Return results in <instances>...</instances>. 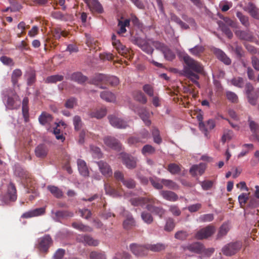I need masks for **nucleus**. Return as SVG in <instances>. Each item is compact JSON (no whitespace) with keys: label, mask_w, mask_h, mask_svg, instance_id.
<instances>
[{"label":"nucleus","mask_w":259,"mask_h":259,"mask_svg":"<svg viewBox=\"0 0 259 259\" xmlns=\"http://www.w3.org/2000/svg\"><path fill=\"white\" fill-rule=\"evenodd\" d=\"M121 157L123 163L127 168H132L135 167L136 162L134 158L130 157L126 154H121Z\"/></svg>","instance_id":"2eb2a0df"},{"label":"nucleus","mask_w":259,"mask_h":259,"mask_svg":"<svg viewBox=\"0 0 259 259\" xmlns=\"http://www.w3.org/2000/svg\"><path fill=\"white\" fill-rule=\"evenodd\" d=\"M249 193H243L238 196V201L241 207L245 204L249 198Z\"/></svg>","instance_id":"c756f323"},{"label":"nucleus","mask_w":259,"mask_h":259,"mask_svg":"<svg viewBox=\"0 0 259 259\" xmlns=\"http://www.w3.org/2000/svg\"><path fill=\"white\" fill-rule=\"evenodd\" d=\"M201 248L202 246L199 244L195 243L192 246H189L188 249L193 252H198L201 251Z\"/></svg>","instance_id":"69168bd1"},{"label":"nucleus","mask_w":259,"mask_h":259,"mask_svg":"<svg viewBox=\"0 0 259 259\" xmlns=\"http://www.w3.org/2000/svg\"><path fill=\"white\" fill-rule=\"evenodd\" d=\"M246 10L253 18L256 19L259 18V11L253 4L251 3L248 4L246 8Z\"/></svg>","instance_id":"aec40b11"},{"label":"nucleus","mask_w":259,"mask_h":259,"mask_svg":"<svg viewBox=\"0 0 259 259\" xmlns=\"http://www.w3.org/2000/svg\"><path fill=\"white\" fill-rule=\"evenodd\" d=\"M215 125V122L213 120H208L206 123V124H205V129L206 131L205 132H203L205 135H206L207 131L212 130L214 127Z\"/></svg>","instance_id":"864d4df0"},{"label":"nucleus","mask_w":259,"mask_h":259,"mask_svg":"<svg viewBox=\"0 0 259 259\" xmlns=\"http://www.w3.org/2000/svg\"><path fill=\"white\" fill-rule=\"evenodd\" d=\"M227 99L231 102L236 103L238 101L237 96L233 92H227L226 93Z\"/></svg>","instance_id":"de8ad7c7"},{"label":"nucleus","mask_w":259,"mask_h":259,"mask_svg":"<svg viewBox=\"0 0 259 259\" xmlns=\"http://www.w3.org/2000/svg\"><path fill=\"white\" fill-rule=\"evenodd\" d=\"M101 98L108 102H114L116 100V97L112 93L105 91L102 92L100 94Z\"/></svg>","instance_id":"a211bd4d"},{"label":"nucleus","mask_w":259,"mask_h":259,"mask_svg":"<svg viewBox=\"0 0 259 259\" xmlns=\"http://www.w3.org/2000/svg\"><path fill=\"white\" fill-rule=\"evenodd\" d=\"M123 227L128 229L135 225V221L132 216L128 217L123 223Z\"/></svg>","instance_id":"2f4dec72"},{"label":"nucleus","mask_w":259,"mask_h":259,"mask_svg":"<svg viewBox=\"0 0 259 259\" xmlns=\"http://www.w3.org/2000/svg\"><path fill=\"white\" fill-rule=\"evenodd\" d=\"M130 24V20L128 19L125 20L123 22L119 21L118 26L120 27L119 30L118 31V34H122L125 32V27L128 26Z\"/></svg>","instance_id":"7c9ffc66"},{"label":"nucleus","mask_w":259,"mask_h":259,"mask_svg":"<svg viewBox=\"0 0 259 259\" xmlns=\"http://www.w3.org/2000/svg\"><path fill=\"white\" fill-rule=\"evenodd\" d=\"M161 195L166 200L174 201L178 199V196L174 192L171 191H161Z\"/></svg>","instance_id":"412c9836"},{"label":"nucleus","mask_w":259,"mask_h":259,"mask_svg":"<svg viewBox=\"0 0 259 259\" xmlns=\"http://www.w3.org/2000/svg\"><path fill=\"white\" fill-rule=\"evenodd\" d=\"M131 201L132 204L135 206L140 205L143 207L145 206L146 208L148 210L150 211H153L160 217L164 214V211L162 208L159 207H153L152 205L153 201L152 200L135 197L131 199Z\"/></svg>","instance_id":"7ed1b4c3"},{"label":"nucleus","mask_w":259,"mask_h":259,"mask_svg":"<svg viewBox=\"0 0 259 259\" xmlns=\"http://www.w3.org/2000/svg\"><path fill=\"white\" fill-rule=\"evenodd\" d=\"M47 149L42 145L38 146L35 149V154L37 157H43L47 154Z\"/></svg>","instance_id":"a878e982"},{"label":"nucleus","mask_w":259,"mask_h":259,"mask_svg":"<svg viewBox=\"0 0 259 259\" xmlns=\"http://www.w3.org/2000/svg\"><path fill=\"white\" fill-rule=\"evenodd\" d=\"M90 259H106V257L103 253L92 252L90 254Z\"/></svg>","instance_id":"3c124183"},{"label":"nucleus","mask_w":259,"mask_h":259,"mask_svg":"<svg viewBox=\"0 0 259 259\" xmlns=\"http://www.w3.org/2000/svg\"><path fill=\"white\" fill-rule=\"evenodd\" d=\"M6 197V199H9L10 201H13L16 200V190L14 185L11 184L9 185Z\"/></svg>","instance_id":"4468645a"},{"label":"nucleus","mask_w":259,"mask_h":259,"mask_svg":"<svg viewBox=\"0 0 259 259\" xmlns=\"http://www.w3.org/2000/svg\"><path fill=\"white\" fill-rule=\"evenodd\" d=\"M104 143L108 147L117 150L120 148V144L114 138L111 137H106L104 139Z\"/></svg>","instance_id":"ddd939ff"},{"label":"nucleus","mask_w":259,"mask_h":259,"mask_svg":"<svg viewBox=\"0 0 259 259\" xmlns=\"http://www.w3.org/2000/svg\"><path fill=\"white\" fill-rule=\"evenodd\" d=\"M197 118L199 121V127L200 130L202 132H205V124L202 122L203 117L201 114H199L197 116Z\"/></svg>","instance_id":"bf43d9fd"},{"label":"nucleus","mask_w":259,"mask_h":259,"mask_svg":"<svg viewBox=\"0 0 259 259\" xmlns=\"http://www.w3.org/2000/svg\"><path fill=\"white\" fill-rule=\"evenodd\" d=\"M137 45L142 49L143 51L148 54H152L153 49L152 46H154L156 49L161 50L165 57L168 60H172L175 55L169 49H168L163 44L158 41H153L152 40H146L144 39H138Z\"/></svg>","instance_id":"f257e3e1"},{"label":"nucleus","mask_w":259,"mask_h":259,"mask_svg":"<svg viewBox=\"0 0 259 259\" xmlns=\"http://www.w3.org/2000/svg\"><path fill=\"white\" fill-rule=\"evenodd\" d=\"M45 212V208L44 207L36 208L24 213L22 217L24 218H30L37 217L44 214Z\"/></svg>","instance_id":"6e6552de"},{"label":"nucleus","mask_w":259,"mask_h":259,"mask_svg":"<svg viewBox=\"0 0 259 259\" xmlns=\"http://www.w3.org/2000/svg\"><path fill=\"white\" fill-rule=\"evenodd\" d=\"M87 4L90 9L92 11L102 12V8L97 0H83Z\"/></svg>","instance_id":"9d476101"},{"label":"nucleus","mask_w":259,"mask_h":259,"mask_svg":"<svg viewBox=\"0 0 259 259\" xmlns=\"http://www.w3.org/2000/svg\"><path fill=\"white\" fill-rule=\"evenodd\" d=\"M55 214L58 219L67 218L72 217L73 215L72 212L68 211H58L56 212Z\"/></svg>","instance_id":"cd10ccee"},{"label":"nucleus","mask_w":259,"mask_h":259,"mask_svg":"<svg viewBox=\"0 0 259 259\" xmlns=\"http://www.w3.org/2000/svg\"><path fill=\"white\" fill-rule=\"evenodd\" d=\"M78 240L89 245L97 246L98 244V241L97 240H94L92 238L88 236H80L78 238Z\"/></svg>","instance_id":"6ab92c4d"},{"label":"nucleus","mask_w":259,"mask_h":259,"mask_svg":"<svg viewBox=\"0 0 259 259\" xmlns=\"http://www.w3.org/2000/svg\"><path fill=\"white\" fill-rule=\"evenodd\" d=\"M149 114L145 110L143 111L142 113H140V116L141 118L142 119L145 123L149 125L151 123V121L149 120Z\"/></svg>","instance_id":"a19ab883"},{"label":"nucleus","mask_w":259,"mask_h":259,"mask_svg":"<svg viewBox=\"0 0 259 259\" xmlns=\"http://www.w3.org/2000/svg\"><path fill=\"white\" fill-rule=\"evenodd\" d=\"M168 170L171 174H175L178 173L180 170L179 166L175 164H170L168 166Z\"/></svg>","instance_id":"13d9d810"},{"label":"nucleus","mask_w":259,"mask_h":259,"mask_svg":"<svg viewBox=\"0 0 259 259\" xmlns=\"http://www.w3.org/2000/svg\"><path fill=\"white\" fill-rule=\"evenodd\" d=\"M72 226L74 228L82 231H91L92 230L90 227L84 226L83 224L79 223H73Z\"/></svg>","instance_id":"473e14b6"},{"label":"nucleus","mask_w":259,"mask_h":259,"mask_svg":"<svg viewBox=\"0 0 259 259\" xmlns=\"http://www.w3.org/2000/svg\"><path fill=\"white\" fill-rule=\"evenodd\" d=\"M204 51V48L202 46H196L189 49L191 54L195 56H199Z\"/></svg>","instance_id":"c85d7f7f"},{"label":"nucleus","mask_w":259,"mask_h":259,"mask_svg":"<svg viewBox=\"0 0 259 259\" xmlns=\"http://www.w3.org/2000/svg\"><path fill=\"white\" fill-rule=\"evenodd\" d=\"M147 248L153 251H159L165 248V245L161 243H157L148 245Z\"/></svg>","instance_id":"f704fd0d"},{"label":"nucleus","mask_w":259,"mask_h":259,"mask_svg":"<svg viewBox=\"0 0 259 259\" xmlns=\"http://www.w3.org/2000/svg\"><path fill=\"white\" fill-rule=\"evenodd\" d=\"M143 90L149 96H153V89L151 85H150L149 84L145 85L143 87Z\"/></svg>","instance_id":"680f3d73"},{"label":"nucleus","mask_w":259,"mask_h":259,"mask_svg":"<svg viewBox=\"0 0 259 259\" xmlns=\"http://www.w3.org/2000/svg\"><path fill=\"white\" fill-rule=\"evenodd\" d=\"M206 168V165L203 163L199 165H193L190 169V172L193 176L202 175Z\"/></svg>","instance_id":"1a4fd4ad"},{"label":"nucleus","mask_w":259,"mask_h":259,"mask_svg":"<svg viewBox=\"0 0 259 259\" xmlns=\"http://www.w3.org/2000/svg\"><path fill=\"white\" fill-rule=\"evenodd\" d=\"M237 17L239 19L240 22L242 23V24L246 26H248L249 24L248 23V18L244 15L243 14L238 12L236 14Z\"/></svg>","instance_id":"a18cd8bd"},{"label":"nucleus","mask_w":259,"mask_h":259,"mask_svg":"<svg viewBox=\"0 0 259 259\" xmlns=\"http://www.w3.org/2000/svg\"><path fill=\"white\" fill-rule=\"evenodd\" d=\"M241 247L239 242L231 243L226 245L222 249V251L226 255H232L235 254Z\"/></svg>","instance_id":"39448f33"},{"label":"nucleus","mask_w":259,"mask_h":259,"mask_svg":"<svg viewBox=\"0 0 259 259\" xmlns=\"http://www.w3.org/2000/svg\"><path fill=\"white\" fill-rule=\"evenodd\" d=\"M22 75V72L20 69H15L12 75V80L14 84L16 83L17 79Z\"/></svg>","instance_id":"37998d69"},{"label":"nucleus","mask_w":259,"mask_h":259,"mask_svg":"<svg viewBox=\"0 0 259 259\" xmlns=\"http://www.w3.org/2000/svg\"><path fill=\"white\" fill-rule=\"evenodd\" d=\"M201 185L203 190H207L212 187L213 182L211 181H204L201 183Z\"/></svg>","instance_id":"6e6d98bb"},{"label":"nucleus","mask_w":259,"mask_h":259,"mask_svg":"<svg viewBox=\"0 0 259 259\" xmlns=\"http://www.w3.org/2000/svg\"><path fill=\"white\" fill-rule=\"evenodd\" d=\"M183 60L186 65L184 69L185 75L193 81L198 83L197 80L198 79V76L197 73L202 71L203 67L202 65L188 55H184Z\"/></svg>","instance_id":"f03ea898"},{"label":"nucleus","mask_w":259,"mask_h":259,"mask_svg":"<svg viewBox=\"0 0 259 259\" xmlns=\"http://www.w3.org/2000/svg\"><path fill=\"white\" fill-rule=\"evenodd\" d=\"M229 230V227L227 225H222L219 231L218 237V238H220L225 235Z\"/></svg>","instance_id":"79ce46f5"},{"label":"nucleus","mask_w":259,"mask_h":259,"mask_svg":"<svg viewBox=\"0 0 259 259\" xmlns=\"http://www.w3.org/2000/svg\"><path fill=\"white\" fill-rule=\"evenodd\" d=\"M112 44L118 51L119 53L122 55H124L128 52L127 49L122 45L118 40H114L112 42Z\"/></svg>","instance_id":"4be33fe9"},{"label":"nucleus","mask_w":259,"mask_h":259,"mask_svg":"<svg viewBox=\"0 0 259 259\" xmlns=\"http://www.w3.org/2000/svg\"><path fill=\"white\" fill-rule=\"evenodd\" d=\"M63 79V76L61 75H54L47 77L46 81L49 83H56L62 81Z\"/></svg>","instance_id":"c9c22d12"},{"label":"nucleus","mask_w":259,"mask_h":259,"mask_svg":"<svg viewBox=\"0 0 259 259\" xmlns=\"http://www.w3.org/2000/svg\"><path fill=\"white\" fill-rule=\"evenodd\" d=\"M199 219L202 222H210L213 219V216L211 214H206L201 215Z\"/></svg>","instance_id":"0e129e2a"},{"label":"nucleus","mask_w":259,"mask_h":259,"mask_svg":"<svg viewBox=\"0 0 259 259\" xmlns=\"http://www.w3.org/2000/svg\"><path fill=\"white\" fill-rule=\"evenodd\" d=\"M97 80L100 81H107L112 86H116L119 83L118 78L114 76H106L104 75L99 74L97 76Z\"/></svg>","instance_id":"0eeeda50"},{"label":"nucleus","mask_w":259,"mask_h":259,"mask_svg":"<svg viewBox=\"0 0 259 259\" xmlns=\"http://www.w3.org/2000/svg\"><path fill=\"white\" fill-rule=\"evenodd\" d=\"M243 147L245 149L243 150L238 155V158L242 157L245 156L249 150H252L253 148V146L251 144H245L243 145Z\"/></svg>","instance_id":"4c0bfd02"},{"label":"nucleus","mask_w":259,"mask_h":259,"mask_svg":"<svg viewBox=\"0 0 259 259\" xmlns=\"http://www.w3.org/2000/svg\"><path fill=\"white\" fill-rule=\"evenodd\" d=\"M154 141L158 144L161 142V139L159 136V131L157 129H154L152 132Z\"/></svg>","instance_id":"603ef678"},{"label":"nucleus","mask_w":259,"mask_h":259,"mask_svg":"<svg viewBox=\"0 0 259 259\" xmlns=\"http://www.w3.org/2000/svg\"><path fill=\"white\" fill-rule=\"evenodd\" d=\"M150 181L152 185L155 188L157 189H161L162 188V182H161V180L152 179Z\"/></svg>","instance_id":"c03bdc74"},{"label":"nucleus","mask_w":259,"mask_h":259,"mask_svg":"<svg viewBox=\"0 0 259 259\" xmlns=\"http://www.w3.org/2000/svg\"><path fill=\"white\" fill-rule=\"evenodd\" d=\"M38 120L42 125L49 124L52 121V117L50 114L44 112L39 116Z\"/></svg>","instance_id":"dca6fc26"},{"label":"nucleus","mask_w":259,"mask_h":259,"mask_svg":"<svg viewBox=\"0 0 259 259\" xmlns=\"http://www.w3.org/2000/svg\"><path fill=\"white\" fill-rule=\"evenodd\" d=\"M65 253V250L62 249H59L54 256V259H62Z\"/></svg>","instance_id":"338daca9"},{"label":"nucleus","mask_w":259,"mask_h":259,"mask_svg":"<svg viewBox=\"0 0 259 259\" xmlns=\"http://www.w3.org/2000/svg\"><path fill=\"white\" fill-rule=\"evenodd\" d=\"M233 137V133L231 131H228L227 133H225L222 138V141L225 143L232 139Z\"/></svg>","instance_id":"e2e57ef3"},{"label":"nucleus","mask_w":259,"mask_h":259,"mask_svg":"<svg viewBox=\"0 0 259 259\" xmlns=\"http://www.w3.org/2000/svg\"><path fill=\"white\" fill-rule=\"evenodd\" d=\"M175 227V224L171 219H169L167 221L165 226V230L167 231H171Z\"/></svg>","instance_id":"4d7b16f0"},{"label":"nucleus","mask_w":259,"mask_h":259,"mask_svg":"<svg viewBox=\"0 0 259 259\" xmlns=\"http://www.w3.org/2000/svg\"><path fill=\"white\" fill-rule=\"evenodd\" d=\"M72 78L79 83L84 82L87 80L86 77L82 75L79 72L73 73L72 75Z\"/></svg>","instance_id":"e433bc0d"},{"label":"nucleus","mask_w":259,"mask_h":259,"mask_svg":"<svg viewBox=\"0 0 259 259\" xmlns=\"http://www.w3.org/2000/svg\"><path fill=\"white\" fill-rule=\"evenodd\" d=\"M215 55L219 59L223 62L225 64L229 65L231 63V60L226 56L225 53L220 50H217L215 52Z\"/></svg>","instance_id":"b1692460"},{"label":"nucleus","mask_w":259,"mask_h":259,"mask_svg":"<svg viewBox=\"0 0 259 259\" xmlns=\"http://www.w3.org/2000/svg\"><path fill=\"white\" fill-rule=\"evenodd\" d=\"M52 243L51 237L47 235L41 238L39 242V248L43 251H46Z\"/></svg>","instance_id":"f8f14e48"},{"label":"nucleus","mask_w":259,"mask_h":259,"mask_svg":"<svg viewBox=\"0 0 259 259\" xmlns=\"http://www.w3.org/2000/svg\"><path fill=\"white\" fill-rule=\"evenodd\" d=\"M48 189L55 197L57 198H60L63 195L62 191L57 187L49 186H48Z\"/></svg>","instance_id":"393cba45"},{"label":"nucleus","mask_w":259,"mask_h":259,"mask_svg":"<svg viewBox=\"0 0 259 259\" xmlns=\"http://www.w3.org/2000/svg\"><path fill=\"white\" fill-rule=\"evenodd\" d=\"M110 124L114 127L118 128H125L127 126V123L121 119L111 115L109 117Z\"/></svg>","instance_id":"423d86ee"},{"label":"nucleus","mask_w":259,"mask_h":259,"mask_svg":"<svg viewBox=\"0 0 259 259\" xmlns=\"http://www.w3.org/2000/svg\"><path fill=\"white\" fill-rule=\"evenodd\" d=\"M169 210L174 215L178 216L181 213L180 209L177 206L175 205L170 206L169 207Z\"/></svg>","instance_id":"774afa93"},{"label":"nucleus","mask_w":259,"mask_h":259,"mask_svg":"<svg viewBox=\"0 0 259 259\" xmlns=\"http://www.w3.org/2000/svg\"><path fill=\"white\" fill-rule=\"evenodd\" d=\"M236 34L241 39L247 40L251 41L252 37L251 34L247 32L243 31H238L236 32Z\"/></svg>","instance_id":"bb28decb"},{"label":"nucleus","mask_w":259,"mask_h":259,"mask_svg":"<svg viewBox=\"0 0 259 259\" xmlns=\"http://www.w3.org/2000/svg\"><path fill=\"white\" fill-rule=\"evenodd\" d=\"M99 169L101 173L107 177L111 176L112 172L109 165L106 162L103 161H99L97 162Z\"/></svg>","instance_id":"9b49d317"},{"label":"nucleus","mask_w":259,"mask_h":259,"mask_svg":"<svg viewBox=\"0 0 259 259\" xmlns=\"http://www.w3.org/2000/svg\"><path fill=\"white\" fill-rule=\"evenodd\" d=\"M215 232V228L211 226H208L199 230L195 234V237L198 239H206L211 236Z\"/></svg>","instance_id":"20e7f679"},{"label":"nucleus","mask_w":259,"mask_h":259,"mask_svg":"<svg viewBox=\"0 0 259 259\" xmlns=\"http://www.w3.org/2000/svg\"><path fill=\"white\" fill-rule=\"evenodd\" d=\"M78 169L80 174L83 176H87L89 175V170L84 161L78 159L77 160Z\"/></svg>","instance_id":"f3484780"},{"label":"nucleus","mask_w":259,"mask_h":259,"mask_svg":"<svg viewBox=\"0 0 259 259\" xmlns=\"http://www.w3.org/2000/svg\"><path fill=\"white\" fill-rule=\"evenodd\" d=\"M54 134L56 136V138L58 140H61L62 142H63L65 140V137L63 136L62 134L60 133V129L58 128H56L54 130Z\"/></svg>","instance_id":"052dcab7"},{"label":"nucleus","mask_w":259,"mask_h":259,"mask_svg":"<svg viewBox=\"0 0 259 259\" xmlns=\"http://www.w3.org/2000/svg\"><path fill=\"white\" fill-rule=\"evenodd\" d=\"M232 83L236 87H241L243 84V79L241 77L234 78L231 80Z\"/></svg>","instance_id":"5fc2aeb1"},{"label":"nucleus","mask_w":259,"mask_h":259,"mask_svg":"<svg viewBox=\"0 0 259 259\" xmlns=\"http://www.w3.org/2000/svg\"><path fill=\"white\" fill-rule=\"evenodd\" d=\"M161 182H162V187L163 186H165L169 188H175L176 187V185L172 181L169 180H161Z\"/></svg>","instance_id":"09e8293b"},{"label":"nucleus","mask_w":259,"mask_h":259,"mask_svg":"<svg viewBox=\"0 0 259 259\" xmlns=\"http://www.w3.org/2000/svg\"><path fill=\"white\" fill-rule=\"evenodd\" d=\"M141 217L144 222L147 224H150L153 222V218L149 213L143 212Z\"/></svg>","instance_id":"ea45409f"},{"label":"nucleus","mask_w":259,"mask_h":259,"mask_svg":"<svg viewBox=\"0 0 259 259\" xmlns=\"http://www.w3.org/2000/svg\"><path fill=\"white\" fill-rule=\"evenodd\" d=\"M135 98L136 100L143 103H145L147 102L146 97L141 92H138L136 93V94L135 95Z\"/></svg>","instance_id":"8fccbe9b"},{"label":"nucleus","mask_w":259,"mask_h":259,"mask_svg":"<svg viewBox=\"0 0 259 259\" xmlns=\"http://www.w3.org/2000/svg\"><path fill=\"white\" fill-rule=\"evenodd\" d=\"M73 124L76 130H78L81 128L82 126V122L80 117L78 116L74 117Z\"/></svg>","instance_id":"49530a36"},{"label":"nucleus","mask_w":259,"mask_h":259,"mask_svg":"<svg viewBox=\"0 0 259 259\" xmlns=\"http://www.w3.org/2000/svg\"><path fill=\"white\" fill-rule=\"evenodd\" d=\"M142 152L144 155L151 154L155 152V149L151 145H146L143 148Z\"/></svg>","instance_id":"58836bf2"},{"label":"nucleus","mask_w":259,"mask_h":259,"mask_svg":"<svg viewBox=\"0 0 259 259\" xmlns=\"http://www.w3.org/2000/svg\"><path fill=\"white\" fill-rule=\"evenodd\" d=\"M106 114V110L105 109H101L91 113V116L99 119L101 118Z\"/></svg>","instance_id":"72a5a7b5"},{"label":"nucleus","mask_w":259,"mask_h":259,"mask_svg":"<svg viewBox=\"0 0 259 259\" xmlns=\"http://www.w3.org/2000/svg\"><path fill=\"white\" fill-rule=\"evenodd\" d=\"M130 248L132 252L136 255H142L144 254V251L145 248L142 246L132 244L131 245Z\"/></svg>","instance_id":"5701e85b"}]
</instances>
